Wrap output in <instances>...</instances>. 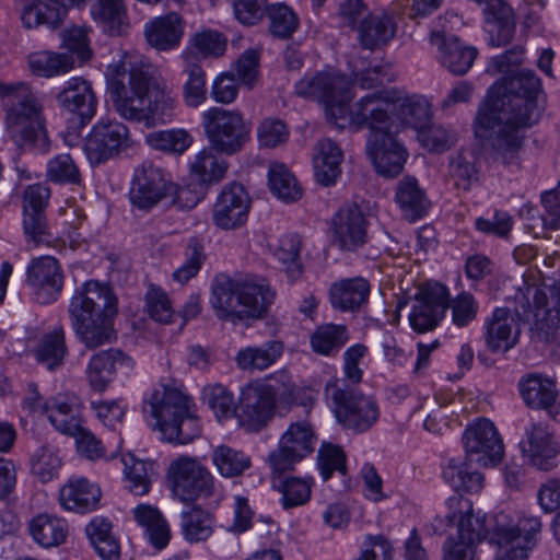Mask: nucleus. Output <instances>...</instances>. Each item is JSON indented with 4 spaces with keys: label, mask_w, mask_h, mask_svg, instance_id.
Returning a JSON list of instances; mask_svg holds the SVG:
<instances>
[{
    "label": "nucleus",
    "mask_w": 560,
    "mask_h": 560,
    "mask_svg": "<svg viewBox=\"0 0 560 560\" xmlns=\"http://www.w3.org/2000/svg\"><path fill=\"white\" fill-rule=\"evenodd\" d=\"M464 444L467 455L483 465H495L503 457L502 440L488 419H481L466 429Z\"/></svg>",
    "instance_id": "18"
},
{
    "label": "nucleus",
    "mask_w": 560,
    "mask_h": 560,
    "mask_svg": "<svg viewBox=\"0 0 560 560\" xmlns=\"http://www.w3.org/2000/svg\"><path fill=\"white\" fill-rule=\"evenodd\" d=\"M443 479L455 491L476 493L483 487L482 475L459 458H451L447 462L443 469Z\"/></svg>",
    "instance_id": "43"
},
{
    "label": "nucleus",
    "mask_w": 560,
    "mask_h": 560,
    "mask_svg": "<svg viewBox=\"0 0 560 560\" xmlns=\"http://www.w3.org/2000/svg\"><path fill=\"white\" fill-rule=\"evenodd\" d=\"M101 497L100 487L83 477L69 479L59 491L60 505L67 511L82 514L95 511Z\"/></svg>",
    "instance_id": "26"
},
{
    "label": "nucleus",
    "mask_w": 560,
    "mask_h": 560,
    "mask_svg": "<svg viewBox=\"0 0 560 560\" xmlns=\"http://www.w3.org/2000/svg\"><path fill=\"white\" fill-rule=\"evenodd\" d=\"M301 248L302 240L300 235L290 233L280 238L275 250V256L281 264L282 270L292 281L298 280L303 273V264L300 258Z\"/></svg>",
    "instance_id": "48"
},
{
    "label": "nucleus",
    "mask_w": 560,
    "mask_h": 560,
    "mask_svg": "<svg viewBox=\"0 0 560 560\" xmlns=\"http://www.w3.org/2000/svg\"><path fill=\"white\" fill-rule=\"evenodd\" d=\"M396 202L399 205L405 218L415 221L424 215L429 208V200L419 187L415 177L406 176L396 187Z\"/></svg>",
    "instance_id": "39"
},
{
    "label": "nucleus",
    "mask_w": 560,
    "mask_h": 560,
    "mask_svg": "<svg viewBox=\"0 0 560 560\" xmlns=\"http://www.w3.org/2000/svg\"><path fill=\"white\" fill-rule=\"evenodd\" d=\"M81 401L73 394H61L50 399L46 416L59 432L75 433L81 424Z\"/></svg>",
    "instance_id": "28"
},
{
    "label": "nucleus",
    "mask_w": 560,
    "mask_h": 560,
    "mask_svg": "<svg viewBox=\"0 0 560 560\" xmlns=\"http://www.w3.org/2000/svg\"><path fill=\"white\" fill-rule=\"evenodd\" d=\"M56 100L61 108L78 115L82 124L90 121L96 113L97 98L92 85L80 77L69 79Z\"/></svg>",
    "instance_id": "24"
},
{
    "label": "nucleus",
    "mask_w": 560,
    "mask_h": 560,
    "mask_svg": "<svg viewBox=\"0 0 560 560\" xmlns=\"http://www.w3.org/2000/svg\"><path fill=\"white\" fill-rule=\"evenodd\" d=\"M212 462L218 471L224 477L241 476L250 467V458L243 452L226 445H220L212 453Z\"/></svg>",
    "instance_id": "52"
},
{
    "label": "nucleus",
    "mask_w": 560,
    "mask_h": 560,
    "mask_svg": "<svg viewBox=\"0 0 560 560\" xmlns=\"http://www.w3.org/2000/svg\"><path fill=\"white\" fill-rule=\"evenodd\" d=\"M270 33L280 39H287L299 27L300 21L295 12L283 3L271 4L267 9Z\"/></svg>",
    "instance_id": "54"
},
{
    "label": "nucleus",
    "mask_w": 560,
    "mask_h": 560,
    "mask_svg": "<svg viewBox=\"0 0 560 560\" xmlns=\"http://www.w3.org/2000/svg\"><path fill=\"white\" fill-rule=\"evenodd\" d=\"M226 49L225 37L215 31L205 30L194 34L189 39V46L186 50H192L195 58L200 55L207 57H219L224 54Z\"/></svg>",
    "instance_id": "56"
},
{
    "label": "nucleus",
    "mask_w": 560,
    "mask_h": 560,
    "mask_svg": "<svg viewBox=\"0 0 560 560\" xmlns=\"http://www.w3.org/2000/svg\"><path fill=\"white\" fill-rule=\"evenodd\" d=\"M184 35V21L175 12L156 18L145 26L148 43L159 50H170L177 47Z\"/></svg>",
    "instance_id": "29"
},
{
    "label": "nucleus",
    "mask_w": 560,
    "mask_h": 560,
    "mask_svg": "<svg viewBox=\"0 0 560 560\" xmlns=\"http://www.w3.org/2000/svg\"><path fill=\"white\" fill-rule=\"evenodd\" d=\"M202 127L215 152L233 155L249 140L250 129L241 113L211 107L202 114Z\"/></svg>",
    "instance_id": "11"
},
{
    "label": "nucleus",
    "mask_w": 560,
    "mask_h": 560,
    "mask_svg": "<svg viewBox=\"0 0 560 560\" xmlns=\"http://www.w3.org/2000/svg\"><path fill=\"white\" fill-rule=\"evenodd\" d=\"M448 307V291L443 284L424 290L412 306L409 322L417 332H427L436 327Z\"/></svg>",
    "instance_id": "22"
},
{
    "label": "nucleus",
    "mask_w": 560,
    "mask_h": 560,
    "mask_svg": "<svg viewBox=\"0 0 560 560\" xmlns=\"http://www.w3.org/2000/svg\"><path fill=\"white\" fill-rule=\"evenodd\" d=\"M520 392L524 402L533 409H544L552 413L556 409L558 390L552 378L533 373L520 382Z\"/></svg>",
    "instance_id": "27"
},
{
    "label": "nucleus",
    "mask_w": 560,
    "mask_h": 560,
    "mask_svg": "<svg viewBox=\"0 0 560 560\" xmlns=\"http://www.w3.org/2000/svg\"><path fill=\"white\" fill-rule=\"evenodd\" d=\"M33 352L37 362L47 370L55 371L60 368L68 355L65 329L58 327L44 334Z\"/></svg>",
    "instance_id": "38"
},
{
    "label": "nucleus",
    "mask_w": 560,
    "mask_h": 560,
    "mask_svg": "<svg viewBox=\"0 0 560 560\" xmlns=\"http://www.w3.org/2000/svg\"><path fill=\"white\" fill-rule=\"evenodd\" d=\"M373 94H382L394 104L395 108L389 110L393 121L394 117H397L401 125L409 126L417 131L427 127L431 121L429 103L422 97L411 96L395 101L385 90L376 91Z\"/></svg>",
    "instance_id": "30"
},
{
    "label": "nucleus",
    "mask_w": 560,
    "mask_h": 560,
    "mask_svg": "<svg viewBox=\"0 0 560 560\" xmlns=\"http://www.w3.org/2000/svg\"><path fill=\"white\" fill-rule=\"evenodd\" d=\"M150 317L160 323H170L174 311L167 294L160 288L151 285L145 295Z\"/></svg>",
    "instance_id": "63"
},
{
    "label": "nucleus",
    "mask_w": 560,
    "mask_h": 560,
    "mask_svg": "<svg viewBox=\"0 0 560 560\" xmlns=\"http://www.w3.org/2000/svg\"><path fill=\"white\" fill-rule=\"evenodd\" d=\"M545 108L542 82L534 70L503 77L489 91L475 120V135L492 159L517 163L523 148L521 130L538 122Z\"/></svg>",
    "instance_id": "2"
},
{
    "label": "nucleus",
    "mask_w": 560,
    "mask_h": 560,
    "mask_svg": "<svg viewBox=\"0 0 560 560\" xmlns=\"http://www.w3.org/2000/svg\"><path fill=\"white\" fill-rule=\"evenodd\" d=\"M202 399L212 409L219 420L236 415L232 393L221 384L208 385L202 390Z\"/></svg>",
    "instance_id": "57"
},
{
    "label": "nucleus",
    "mask_w": 560,
    "mask_h": 560,
    "mask_svg": "<svg viewBox=\"0 0 560 560\" xmlns=\"http://www.w3.org/2000/svg\"><path fill=\"white\" fill-rule=\"evenodd\" d=\"M121 460L125 465L126 479L129 481V490L137 495L148 493L151 486L150 470H152V465L136 459L132 455H128Z\"/></svg>",
    "instance_id": "58"
},
{
    "label": "nucleus",
    "mask_w": 560,
    "mask_h": 560,
    "mask_svg": "<svg viewBox=\"0 0 560 560\" xmlns=\"http://www.w3.org/2000/svg\"><path fill=\"white\" fill-rule=\"evenodd\" d=\"M273 299L275 292L262 278L232 279L221 275L213 281L210 301L220 319L236 323L262 318Z\"/></svg>",
    "instance_id": "6"
},
{
    "label": "nucleus",
    "mask_w": 560,
    "mask_h": 560,
    "mask_svg": "<svg viewBox=\"0 0 560 560\" xmlns=\"http://www.w3.org/2000/svg\"><path fill=\"white\" fill-rule=\"evenodd\" d=\"M249 209L250 198L244 186L232 183L219 194L212 208V221L219 229L234 230L246 223Z\"/></svg>",
    "instance_id": "17"
},
{
    "label": "nucleus",
    "mask_w": 560,
    "mask_h": 560,
    "mask_svg": "<svg viewBox=\"0 0 560 560\" xmlns=\"http://www.w3.org/2000/svg\"><path fill=\"white\" fill-rule=\"evenodd\" d=\"M313 158L315 178L323 186L335 184L340 175V163L342 152L330 139H323L317 142Z\"/></svg>",
    "instance_id": "32"
},
{
    "label": "nucleus",
    "mask_w": 560,
    "mask_h": 560,
    "mask_svg": "<svg viewBox=\"0 0 560 560\" xmlns=\"http://www.w3.org/2000/svg\"><path fill=\"white\" fill-rule=\"evenodd\" d=\"M167 478L174 495L183 502L207 499L214 492L212 475L194 457L179 456L172 460Z\"/></svg>",
    "instance_id": "12"
},
{
    "label": "nucleus",
    "mask_w": 560,
    "mask_h": 560,
    "mask_svg": "<svg viewBox=\"0 0 560 560\" xmlns=\"http://www.w3.org/2000/svg\"><path fill=\"white\" fill-rule=\"evenodd\" d=\"M142 411L147 419L154 420L152 428L168 442L187 444L200 435L191 400L176 388L163 385L153 389L143 400Z\"/></svg>",
    "instance_id": "7"
},
{
    "label": "nucleus",
    "mask_w": 560,
    "mask_h": 560,
    "mask_svg": "<svg viewBox=\"0 0 560 560\" xmlns=\"http://www.w3.org/2000/svg\"><path fill=\"white\" fill-rule=\"evenodd\" d=\"M347 328L342 325L326 324L316 328L311 336V346L314 352L331 355L339 351L347 342Z\"/></svg>",
    "instance_id": "50"
},
{
    "label": "nucleus",
    "mask_w": 560,
    "mask_h": 560,
    "mask_svg": "<svg viewBox=\"0 0 560 560\" xmlns=\"http://www.w3.org/2000/svg\"><path fill=\"white\" fill-rule=\"evenodd\" d=\"M47 178L58 184H79L80 172L69 154H59L47 164Z\"/></svg>",
    "instance_id": "59"
},
{
    "label": "nucleus",
    "mask_w": 560,
    "mask_h": 560,
    "mask_svg": "<svg viewBox=\"0 0 560 560\" xmlns=\"http://www.w3.org/2000/svg\"><path fill=\"white\" fill-rule=\"evenodd\" d=\"M26 283L39 304H52L63 290L65 272L55 257L40 256L33 258L28 264Z\"/></svg>",
    "instance_id": "16"
},
{
    "label": "nucleus",
    "mask_w": 560,
    "mask_h": 560,
    "mask_svg": "<svg viewBox=\"0 0 560 560\" xmlns=\"http://www.w3.org/2000/svg\"><path fill=\"white\" fill-rule=\"evenodd\" d=\"M67 16L65 0H37L23 10L21 20L26 28L46 25L57 28Z\"/></svg>",
    "instance_id": "33"
},
{
    "label": "nucleus",
    "mask_w": 560,
    "mask_h": 560,
    "mask_svg": "<svg viewBox=\"0 0 560 560\" xmlns=\"http://www.w3.org/2000/svg\"><path fill=\"white\" fill-rule=\"evenodd\" d=\"M430 42L438 46L442 66L455 75L465 74L478 54L475 47L465 45L455 36L444 37L439 31L431 32Z\"/></svg>",
    "instance_id": "25"
},
{
    "label": "nucleus",
    "mask_w": 560,
    "mask_h": 560,
    "mask_svg": "<svg viewBox=\"0 0 560 560\" xmlns=\"http://www.w3.org/2000/svg\"><path fill=\"white\" fill-rule=\"evenodd\" d=\"M186 62L185 73L187 80L183 88V97L190 107H197L207 98L206 73L201 66L196 62L192 50H184L182 54Z\"/></svg>",
    "instance_id": "42"
},
{
    "label": "nucleus",
    "mask_w": 560,
    "mask_h": 560,
    "mask_svg": "<svg viewBox=\"0 0 560 560\" xmlns=\"http://www.w3.org/2000/svg\"><path fill=\"white\" fill-rule=\"evenodd\" d=\"M283 472L272 471V488L281 493V504L284 509L304 505L311 499L313 481L311 478L287 477Z\"/></svg>",
    "instance_id": "35"
},
{
    "label": "nucleus",
    "mask_w": 560,
    "mask_h": 560,
    "mask_svg": "<svg viewBox=\"0 0 560 560\" xmlns=\"http://www.w3.org/2000/svg\"><path fill=\"white\" fill-rule=\"evenodd\" d=\"M317 462L324 481L328 480L335 470L346 474V455L337 445L324 443L318 451Z\"/></svg>",
    "instance_id": "60"
},
{
    "label": "nucleus",
    "mask_w": 560,
    "mask_h": 560,
    "mask_svg": "<svg viewBox=\"0 0 560 560\" xmlns=\"http://www.w3.org/2000/svg\"><path fill=\"white\" fill-rule=\"evenodd\" d=\"M331 243L342 252H355L368 240V222L357 206L341 208L331 219Z\"/></svg>",
    "instance_id": "20"
},
{
    "label": "nucleus",
    "mask_w": 560,
    "mask_h": 560,
    "mask_svg": "<svg viewBox=\"0 0 560 560\" xmlns=\"http://www.w3.org/2000/svg\"><path fill=\"white\" fill-rule=\"evenodd\" d=\"M0 98L5 107V130L19 147L47 144L43 105L25 83L0 82Z\"/></svg>",
    "instance_id": "8"
},
{
    "label": "nucleus",
    "mask_w": 560,
    "mask_h": 560,
    "mask_svg": "<svg viewBox=\"0 0 560 560\" xmlns=\"http://www.w3.org/2000/svg\"><path fill=\"white\" fill-rule=\"evenodd\" d=\"M145 141L155 150L182 154L191 145L192 137L185 129H170L150 132Z\"/></svg>",
    "instance_id": "51"
},
{
    "label": "nucleus",
    "mask_w": 560,
    "mask_h": 560,
    "mask_svg": "<svg viewBox=\"0 0 560 560\" xmlns=\"http://www.w3.org/2000/svg\"><path fill=\"white\" fill-rule=\"evenodd\" d=\"M448 306L452 308V320L457 327H465L471 323L478 313V303L468 292L458 294Z\"/></svg>",
    "instance_id": "64"
},
{
    "label": "nucleus",
    "mask_w": 560,
    "mask_h": 560,
    "mask_svg": "<svg viewBox=\"0 0 560 560\" xmlns=\"http://www.w3.org/2000/svg\"><path fill=\"white\" fill-rule=\"evenodd\" d=\"M68 312L73 331L86 348L95 349L116 338L113 318L117 299L108 287L85 282L72 295Z\"/></svg>",
    "instance_id": "5"
},
{
    "label": "nucleus",
    "mask_w": 560,
    "mask_h": 560,
    "mask_svg": "<svg viewBox=\"0 0 560 560\" xmlns=\"http://www.w3.org/2000/svg\"><path fill=\"white\" fill-rule=\"evenodd\" d=\"M91 15L110 35H119L126 25L127 11L122 0H96Z\"/></svg>",
    "instance_id": "45"
},
{
    "label": "nucleus",
    "mask_w": 560,
    "mask_h": 560,
    "mask_svg": "<svg viewBox=\"0 0 560 560\" xmlns=\"http://www.w3.org/2000/svg\"><path fill=\"white\" fill-rule=\"evenodd\" d=\"M397 25L387 14L370 13L358 26L359 40L364 49L374 50L390 42Z\"/></svg>",
    "instance_id": "31"
},
{
    "label": "nucleus",
    "mask_w": 560,
    "mask_h": 560,
    "mask_svg": "<svg viewBox=\"0 0 560 560\" xmlns=\"http://www.w3.org/2000/svg\"><path fill=\"white\" fill-rule=\"evenodd\" d=\"M28 65L36 75L50 78L73 69L74 61L69 54L38 51L30 56Z\"/></svg>",
    "instance_id": "49"
},
{
    "label": "nucleus",
    "mask_w": 560,
    "mask_h": 560,
    "mask_svg": "<svg viewBox=\"0 0 560 560\" xmlns=\"http://www.w3.org/2000/svg\"><path fill=\"white\" fill-rule=\"evenodd\" d=\"M61 465V457L49 445L40 446L31 457V471L44 483L58 476Z\"/></svg>",
    "instance_id": "53"
},
{
    "label": "nucleus",
    "mask_w": 560,
    "mask_h": 560,
    "mask_svg": "<svg viewBox=\"0 0 560 560\" xmlns=\"http://www.w3.org/2000/svg\"><path fill=\"white\" fill-rule=\"evenodd\" d=\"M524 456L539 470L548 471L556 467L559 446L552 433L541 424L533 423L525 430V440L521 442Z\"/></svg>",
    "instance_id": "23"
},
{
    "label": "nucleus",
    "mask_w": 560,
    "mask_h": 560,
    "mask_svg": "<svg viewBox=\"0 0 560 560\" xmlns=\"http://www.w3.org/2000/svg\"><path fill=\"white\" fill-rule=\"evenodd\" d=\"M275 400L260 386L248 385L242 389L236 417L248 432H258L273 416Z\"/></svg>",
    "instance_id": "21"
},
{
    "label": "nucleus",
    "mask_w": 560,
    "mask_h": 560,
    "mask_svg": "<svg viewBox=\"0 0 560 560\" xmlns=\"http://www.w3.org/2000/svg\"><path fill=\"white\" fill-rule=\"evenodd\" d=\"M257 138L259 147L272 149L287 142L289 129L279 118H266L257 128Z\"/></svg>",
    "instance_id": "61"
},
{
    "label": "nucleus",
    "mask_w": 560,
    "mask_h": 560,
    "mask_svg": "<svg viewBox=\"0 0 560 560\" xmlns=\"http://www.w3.org/2000/svg\"><path fill=\"white\" fill-rule=\"evenodd\" d=\"M271 192L284 202H295L303 196V188L293 173L283 164H275L269 170Z\"/></svg>",
    "instance_id": "47"
},
{
    "label": "nucleus",
    "mask_w": 560,
    "mask_h": 560,
    "mask_svg": "<svg viewBox=\"0 0 560 560\" xmlns=\"http://www.w3.org/2000/svg\"><path fill=\"white\" fill-rule=\"evenodd\" d=\"M28 529L34 541L44 548L60 546L68 536L67 522L49 514L33 517Z\"/></svg>",
    "instance_id": "37"
},
{
    "label": "nucleus",
    "mask_w": 560,
    "mask_h": 560,
    "mask_svg": "<svg viewBox=\"0 0 560 560\" xmlns=\"http://www.w3.org/2000/svg\"><path fill=\"white\" fill-rule=\"evenodd\" d=\"M214 516L200 505H192L180 513L182 534L188 542L206 541L214 530Z\"/></svg>",
    "instance_id": "40"
},
{
    "label": "nucleus",
    "mask_w": 560,
    "mask_h": 560,
    "mask_svg": "<svg viewBox=\"0 0 560 560\" xmlns=\"http://www.w3.org/2000/svg\"><path fill=\"white\" fill-rule=\"evenodd\" d=\"M352 90L345 74L319 72L298 81L294 91L299 96L322 101L328 119L338 127H345L346 120L358 128L368 127L366 153L376 172L384 177H396L404 170L408 152L392 130L389 110L395 106L382 94H369L350 107Z\"/></svg>",
    "instance_id": "1"
},
{
    "label": "nucleus",
    "mask_w": 560,
    "mask_h": 560,
    "mask_svg": "<svg viewBox=\"0 0 560 560\" xmlns=\"http://www.w3.org/2000/svg\"><path fill=\"white\" fill-rule=\"evenodd\" d=\"M171 179L163 168L144 161L135 168L129 200L139 210L149 211L162 200H166Z\"/></svg>",
    "instance_id": "15"
},
{
    "label": "nucleus",
    "mask_w": 560,
    "mask_h": 560,
    "mask_svg": "<svg viewBox=\"0 0 560 560\" xmlns=\"http://www.w3.org/2000/svg\"><path fill=\"white\" fill-rule=\"evenodd\" d=\"M128 127L117 120L102 119L88 135L84 150L91 164H101L132 147Z\"/></svg>",
    "instance_id": "14"
},
{
    "label": "nucleus",
    "mask_w": 560,
    "mask_h": 560,
    "mask_svg": "<svg viewBox=\"0 0 560 560\" xmlns=\"http://www.w3.org/2000/svg\"><path fill=\"white\" fill-rule=\"evenodd\" d=\"M284 345L280 340H270L259 347H247L236 354L237 366L243 371H264L275 364L282 355Z\"/></svg>",
    "instance_id": "36"
},
{
    "label": "nucleus",
    "mask_w": 560,
    "mask_h": 560,
    "mask_svg": "<svg viewBox=\"0 0 560 560\" xmlns=\"http://www.w3.org/2000/svg\"><path fill=\"white\" fill-rule=\"evenodd\" d=\"M326 399L340 425L354 433H364L380 419L376 399L357 390L354 387L330 380L325 386Z\"/></svg>",
    "instance_id": "9"
},
{
    "label": "nucleus",
    "mask_w": 560,
    "mask_h": 560,
    "mask_svg": "<svg viewBox=\"0 0 560 560\" xmlns=\"http://www.w3.org/2000/svg\"><path fill=\"white\" fill-rule=\"evenodd\" d=\"M107 90L116 112L127 120L154 127L174 116L176 101L149 65L108 66Z\"/></svg>",
    "instance_id": "3"
},
{
    "label": "nucleus",
    "mask_w": 560,
    "mask_h": 560,
    "mask_svg": "<svg viewBox=\"0 0 560 560\" xmlns=\"http://www.w3.org/2000/svg\"><path fill=\"white\" fill-rule=\"evenodd\" d=\"M210 145L199 151L190 164V172L198 183L209 185L222 180L228 171V163L218 158Z\"/></svg>",
    "instance_id": "44"
},
{
    "label": "nucleus",
    "mask_w": 560,
    "mask_h": 560,
    "mask_svg": "<svg viewBox=\"0 0 560 560\" xmlns=\"http://www.w3.org/2000/svg\"><path fill=\"white\" fill-rule=\"evenodd\" d=\"M315 441L314 431L308 422H292L280 436L277 448L268 455L271 471L294 470L298 463L314 452Z\"/></svg>",
    "instance_id": "13"
},
{
    "label": "nucleus",
    "mask_w": 560,
    "mask_h": 560,
    "mask_svg": "<svg viewBox=\"0 0 560 560\" xmlns=\"http://www.w3.org/2000/svg\"><path fill=\"white\" fill-rule=\"evenodd\" d=\"M450 175L458 188L469 189L471 184L478 179L474 158L462 152L457 153L450 161Z\"/></svg>",
    "instance_id": "62"
},
{
    "label": "nucleus",
    "mask_w": 560,
    "mask_h": 560,
    "mask_svg": "<svg viewBox=\"0 0 560 560\" xmlns=\"http://www.w3.org/2000/svg\"><path fill=\"white\" fill-rule=\"evenodd\" d=\"M133 368V359L120 349L102 350L91 357L86 378L94 390L104 392L116 375L128 376Z\"/></svg>",
    "instance_id": "19"
},
{
    "label": "nucleus",
    "mask_w": 560,
    "mask_h": 560,
    "mask_svg": "<svg viewBox=\"0 0 560 560\" xmlns=\"http://www.w3.org/2000/svg\"><path fill=\"white\" fill-rule=\"evenodd\" d=\"M462 506L456 538L476 545L482 538L497 545L502 551L495 560H527L528 552L536 546V536L541 530L538 517H522L516 523L504 513H495L488 525L480 516L474 515L468 500L453 498Z\"/></svg>",
    "instance_id": "4"
},
{
    "label": "nucleus",
    "mask_w": 560,
    "mask_h": 560,
    "mask_svg": "<svg viewBox=\"0 0 560 560\" xmlns=\"http://www.w3.org/2000/svg\"><path fill=\"white\" fill-rule=\"evenodd\" d=\"M370 284L363 278L342 280L330 288V301L340 311H357L366 303Z\"/></svg>",
    "instance_id": "34"
},
{
    "label": "nucleus",
    "mask_w": 560,
    "mask_h": 560,
    "mask_svg": "<svg viewBox=\"0 0 560 560\" xmlns=\"http://www.w3.org/2000/svg\"><path fill=\"white\" fill-rule=\"evenodd\" d=\"M529 296L527 292H517L514 311L497 307L486 320L485 341L491 352H506L514 348L521 334V323L528 324L532 331L534 305L530 304Z\"/></svg>",
    "instance_id": "10"
},
{
    "label": "nucleus",
    "mask_w": 560,
    "mask_h": 560,
    "mask_svg": "<svg viewBox=\"0 0 560 560\" xmlns=\"http://www.w3.org/2000/svg\"><path fill=\"white\" fill-rule=\"evenodd\" d=\"M85 533L96 552L105 560L119 557V542L112 534V524L104 517H94L85 527Z\"/></svg>",
    "instance_id": "46"
},
{
    "label": "nucleus",
    "mask_w": 560,
    "mask_h": 560,
    "mask_svg": "<svg viewBox=\"0 0 560 560\" xmlns=\"http://www.w3.org/2000/svg\"><path fill=\"white\" fill-rule=\"evenodd\" d=\"M135 518L145 530L149 541L156 548L163 549L170 541L171 532L161 512L151 505H139L133 511Z\"/></svg>",
    "instance_id": "41"
},
{
    "label": "nucleus",
    "mask_w": 560,
    "mask_h": 560,
    "mask_svg": "<svg viewBox=\"0 0 560 560\" xmlns=\"http://www.w3.org/2000/svg\"><path fill=\"white\" fill-rule=\"evenodd\" d=\"M185 261L177 268L172 278L180 284L187 283L195 278L206 260L202 244L195 237L190 238L185 249Z\"/></svg>",
    "instance_id": "55"
}]
</instances>
